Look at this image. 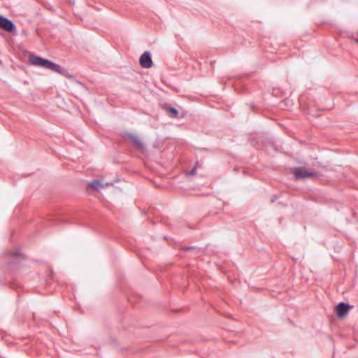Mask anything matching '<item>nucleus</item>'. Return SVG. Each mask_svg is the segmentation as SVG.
I'll list each match as a JSON object with an SVG mask.
<instances>
[{
  "instance_id": "12",
  "label": "nucleus",
  "mask_w": 358,
  "mask_h": 358,
  "mask_svg": "<svg viewBox=\"0 0 358 358\" xmlns=\"http://www.w3.org/2000/svg\"><path fill=\"white\" fill-rule=\"evenodd\" d=\"M13 255L18 256V255H20V252H16L13 253Z\"/></svg>"
},
{
  "instance_id": "2",
  "label": "nucleus",
  "mask_w": 358,
  "mask_h": 358,
  "mask_svg": "<svg viewBox=\"0 0 358 358\" xmlns=\"http://www.w3.org/2000/svg\"><path fill=\"white\" fill-rule=\"evenodd\" d=\"M293 174L296 179H305L317 176V173L303 168L296 167L293 170Z\"/></svg>"
},
{
  "instance_id": "7",
  "label": "nucleus",
  "mask_w": 358,
  "mask_h": 358,
  "mask_svg": "<svg viewBox=\"0 0 358 358\" xmlns=\"http://www.w3.org/2000/svg\"><path fill=\"white\" fill-rule=\"evenodd\" d=\"M113 182H103L101 180H94L89 183V185L96 190H99L106 186L113 185Z\"/></svg>"
},
{
  "instance_id": "14",
  "label": "nucleus",
  "mask_w": 358,
  "mask_h": 358,
  "mask_svg": "<svg viewBox=\"0 0 358 358\" xmlns=\"http://www.w3.org/2000/svg\"><path fill=\"white\" fill-rule=\"evenodd\" d=\"M357 43H358V39H357Z\"/></svg>"
},
{
  "instance_id": "5",
  "label": "nucleus",
  "mask_w": 358,
  "mask_h": 358,
  "mask_svg": "<svg viewBox=\"0 0 358 358\" xmlns=\"http://www.w3.org/2000/svg\"><path fill=\"white\" fill-rule=\"evenodd\" d=\"M140 65L143 68L148 69L152 66V61L150 54L148 52H145L139 59Z\"/></svg>"
},
{
  "instance_id": "9",
  "label": "nucleus",
  "mask_w": 358,
  "mask_h": 358,
  "mask_svg": "<svg viewBox=\"0 0 358 358\" xmlns=\"http://www.w3.org/2000/svg\"><path fill=\"white\" fill-rule=\"evenodd\" d=\"M59 74L69 78V79H72L73 78V76L71 74H70L68 71L65 69H64L63 67L62 68V71H60Z\"/></svg>"
},
{
  "instance_id": "10",
  "label": "nucleus",
  "mask_w": 358,
  "mask_h": 358,
  "mask_svg": "<svg viewBox=\"0 0 358 358\" xmlns=\"http://www.w3.org/2000/svg\"><path fill=\"white\" fill-rule=\"evenodd\" d=\"M168 111L171 113L172 114V116L174 117H176L178 114V110L173 107H169Z\"/></svg>"
},
{
  "instance_id": "3",
  "label": "nucleus",
  "mask_w": 358,
  "mask_h": 358,
  "mask_svg": "<svg viewBox=\"0 0 358 358\" xmlns=\"http://www.w3.org/2000/svg\"><path fill=\"white\" fill-rule=\"evenodd\" d=\"M0 27L10 33L16 31L15 24L10 20L2 15H0Z\"/></svg>"
},
{
  "instance_id": "13",
  "label": "nucleus",
  "mask_w": 358,
  "mask_h": 358,
  "mask_svg": "<svg viewBox=\"0 0 358 358\" xmlns=\"http://www.w3.org/2000/svg\"><path fill=\"white\" fill-rule=\"evenodd\" d=\"M186 250H189L191 249H192L193 248H189V247H187V248H184Z\"/></svg>"
},
{
  "instance_id": "11",
  "label": "nucleus",
  "mask_w": 358,
  "mask_h": 358,
  "mask_svg": "<svg viewBox=\"0 0 358 358\" xmlns=\"http://www.w3.org/2000/svg\"><path fill=\"white\" fill-rule=\"evenodd\" d=\"M196 168L194 167L189 173H188V175L189 176H194L196 175Z\"/></svg>"
},
{
  "instance_id": "8",
  "label": "nucleus",
  "mask_w": 358,
  "mask_h": 358,
  "mask_svg": "<svg viewBox=\"0 0 358 358\" xmlns=\"http://www.w3.org/2000/svg\"><path fill=\"white\" fill-rule=\"evenodd\" d=\"M62 66H59V64H57L52 62H50V65L49 66V67L48 68V69L49 70H51L54 72H56V73H59L60 71H62Z\"/></svg>"
},
{
  "instance_id": "1",
  "label": "nucleus",
  "mask_w": 358,
  "mask_h": 358,
  "mask_svg": "<svg viewBox=\"0 0 358 358\" xmlns=\"http://www.w3.org/2000/svg\"><path fill=\"white\" fill-rule=\"evenodd\" d=\"M29 62L33 66H40L48 69V68L50 65L51 61L36 56L35 55H30L29 57Z\"/></svg>"
},
{
  "instance_id": "4",
  "label": "nucleus",
  "mask_w": 358,
  "mask_h": 358,
  "mask_svg": "<svg viewBox=\"0 0 358 358\" xmlns=\"http://www.w3.org/2000/svg\"><path fill=\"white\" fill-rule=\"evenodd\" d=\"M352 308L348 303L340 302L335 306V313L338 317L342 318L345 317L350 310Z\"/></svg>"
},
{
  "instance_id": "6",
  "label": "nucleus",
  "mask_w": 358,
  "mask_h": 358,
  "mask_svg": "<svg viewBox=\"0 0 358 358\" xmlns=\"http://www.w3.org/2000/svg\"><path fill=\"white\" fill-rule=\"evenodd\" d=\"M127 137L128 139L132 141L134 146L141 150H143L144 149V145L143 142L141 141V138L134 134H128L127 135Z\"/></svg>"
}]
</instances>
